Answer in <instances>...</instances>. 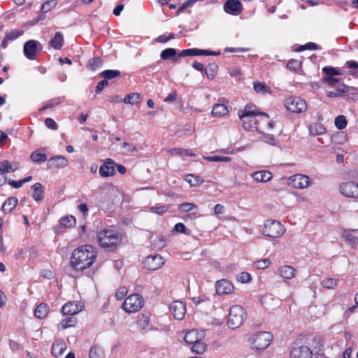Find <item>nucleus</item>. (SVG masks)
Segmentation results:
<instances>
[{"label":"nucleus","instance_id":"16","mask_svg":"<svg viewBox=\"0 0 358 358\" xmlns=\"http://www.w3.org/2000/svg\"><path fill=\"white\" fill-rule=\"evenodd\" d=\"M69 161L66 157L62 155H57L51 157L48 161L49 168L63 169L67 166Z\"/></svg>","mask_w":358,"mask_h":358},{"label":"nucleus","instance_id":"48","mask_svg":"<svg viewBox=\"0 0 358 358\" xmlns=\"http://www.w3.org/2000/svg\"><path fill=\"white\" fill-rule=\"evenodd\" d=\"M322 285L327 289H334L337 285V281L334 278H325L322 280Z\"/></svg>","mask_w":358,"mask_h":358},{"label":"nucleus","instance_id":"37","mask_svg":"<svg viewBox=\"0 0 358 358\" xmlns=\"http://www.w3.org/2000/svg\"><path fill=\"white\" fill-rule=\"evenodd\" d=\"M30 158L32 162H34V163H37V164H41L47 160V156L45 153H41V152H38L36 151L33 152L31 154Z\"/></svg>","mask_w":358,"mask_h":358},{"label":"nucleus","instance_id":"4","mask_svg":"<svg viewBox=\"0 0 358 358\" xmlns=\"http://www.w3.org/2000/svg\"><path fill=\"white\" fill-rule=\"evenodd\" d=\"M273 336L268 331H260L252 335L250 339L252 348L257 350L266 349L271 343Z\"/></svg>","mask_w":358,"mask_h":358},{"label":"nucleus","instance_id":"1","mask_svg":"<svg viewBox=\"0 0 358 358\" xmlns=\"http://www.w3.org/2000/svg\"><path fill=\"white\" fill-rule=\"evenodd\" d=\"M96 258V252L90 245H82L76 248L71 257V266L76 271H83L90 267Z\"/></svg>","mask_w":358,"mask_h":358},{"label":"nucleus","instance_id":"46","mask_svg":"<svg viewBox=\"0 0 358 358\" xmlns=\"http://www.w3.org/2000/svg\"><path fill=\"white\" fill-rule=\"evenodd\" d=\"M345 65L348 66V69L352 70L350 72V75H358V62L354 60H350L346 62Z\"/></svg>","mask_w":358,"mask_h":358},{"label":"nucleus","instance_id":"12","mask_svg":"<svg viewBox=\"0 0 358 358\" xmlns=\"http://www.w3.org/2000/svg\"><path fill=\"white\" fill-rule=\"evenodd\" d=\"M169 310L175 319L180 320L186 313V306L180 301H175L169 306Z\"/></svg>","mask_w":358,"mask_h":358},{"label":"nucleus","instance_id":"3","mask_svg":"<svg viewBox=\"0 0 358 358\" xmlns=\"http://www.w3.org/2000/svg\"><path fill=\"white\" fill-rule=\"evenodd\" d=\"M246 313L243 308L235 305L229 309L227 324L230 329H235L241 327L245 320Z\"/></svg>","mask_w":358,"mask_h":358},{"label":"nucleus","instance_id":"23","mask_svg":"<svg viewBox=\"0 0 358 358\" xmlns=\"http://www.w3.org/2000/svg\"><path fill=\"white\" fill-rule=\"evenodd\" d=\"M80 310L74 302H69L62 306V312L64 315H73L77 314Z\"/></svg>","mask_w":358,"mask_h":358},{"label":"nucleus","instance_id":"63","mask_svg":"<svg viewBox=\"0 0 358 358\" xmlns=\"http://www.w3.org/2000/svg\"><path fill=\"white\" fill-rule=\"evenodd\" d=\"M346 93H348L347 96L349 98L354 99L355 96H357L358 94V88L348 86V91L346 92Z\"/></svg>","mask_w":358,"mask_h":358},{"label":"nucleus","instance_id":"36","mask_svg":"<svg viewBox=\"0 0 358 358\" xmlns=\"http://www.w3.org/2000/svg\"><path fill=\"white\" fill-rule=\"evenodd\" d=\"M100 77L103 78L106 80L115 78L120 76V71L118 70H105L100 73Z\"/></svg>","mask_w":358,"mask_h":358},{"label":"nucleus","instance_id":"24","mask_svg":"<svg viewBox=\"0 0 358 358\" xmlns=\"http://www.w3.org/2000/svg\"><path fill=\"white\" fill-rule=\"evenodd\" d=\"M31 188L34 190L33 198L36 201H41L44 199V187L39 182L35 183Z\"/></svg>","mask_w":358,"mask_h":358},{"label":"nucleus","instance_id":"34","mask_svg":"<svg viewBox=\"0 0 358 358\" xmlns=\"http://www.w3.org/2000/svg\"><path fill=\"white\" fill-rule=\"evenodd\" d=\"M185 181L191 186H198L203 182V179L199 176H195L193 174H187L185 178Z\"/></svg>","mask_w":358,"mask_h":358},{"label":"nucleus","instance_id":"33","mask_svg":"<svg viewBox=\"0 0 358 358\" xmlns=\"http://www.w3.org/2000/svg\"><path fill=\"white\" fill-rule=\"evenodd\" d=\"M49 312V308L47 304L41 303L36 308L34 315L40 319L44 318Z\"/></svg>","mask_w":358,"mask_h":358},{"label":"nucleus","instance_id":"35","mask_svg":"<svg viewBox=\"0 0 358 358\" xmlns=\"http://www.w3.org/2000/svg\"><path fill=\"white\" fill-rule=\"evenodd\" d=\"M103 357L104 351L101 347L94 345L90 348L89 352L90 358H103Z\"/></svg>","mask_w":358,"mask_h":358},{"label":"nucleus","instance_id":"52","mask_svg":"<svg viewBox=\"0 0 358 358\" xmlns=\"http://www.w3.org/2000/svg\"><path fill=\"white\" fill-rule=\"evenodd\" d=\"M76 324V320L74 318L71 317H67L62 320V329H66L75 326Z\"/></svg>","mask_w":358,"mask_h":358},{"label":"nucleus","instance_id":"15","mask_svg":"<svg viewBox=\"0 0 358 358\" xmlns=\"http://www.w3.org/2000/svg\"><path fill=\"white\" fill-rule=\"evenodd\" d=\"M291 358H313V352L308 346L294 348L290 353Z\"/></svg>","mask_w":358,"mask_h":358},{"label":"nucleus","instance_id":"40","mask_svg":"<svg viewBox=\"0 0 358 358\" xmlns=\"http://www.w3.org/2000/svg\"><path fill=\"white\" fill-rule=\"evenodd\" d=\"M102 65V60L99 57H94L89 60L87 66L92 71H96Z\"/></svg>","mask_w":358,"mask_h":358},{"label":"nucleus","instance_id":"44","mask_svg":"<svg viewBox=\"0 0 358 358\" xmlns=\"http://www.w3.org/2000/svg\"><path fill=\"white\" fill-rule=\"evenodd\" d=\"M335 126L338 129H343L347 126V120L344 115H338L335 119Z\"/></svg>","mask_w":358,"mask_h":358},{"label":"nucleus","instance_id":"17","mask_svg":"<svg viewBox=\"0 0 358 358\" xmlns=\"http://www.w3.org/2000/svg\"><path fill=\"white\" fill-rule=\"evenodd\" d=\"M216 292L218 294H227L234 290V286L231 282L222 279L216 282Z\"/></svg>","mask_w":358,"mask_h":358},{"label":"nucleus","instance_id":"60","mask_svg":"<svg viewBox=\"0 0 358 358\" xmlns=\"http://www.w3.org/2000/svg\"><path fill=\"white\" fill-rule=\"evenodd\" d=\"M45 124L48 128L53 130H56L58 127L56 122L50 117H48L45 120Z\"/></svg>","mask_w":358,"mask_h":358},{"label":"nucleus","instance_id":"18","mask_svg":"<svg viewBox=\"0 0 358 358\" xmlns=\"http://www.w3.org/2000/svg\"><path fill=\"white\" fill-rule=\"evenodd\" d=\"M238 113L242 114V117L243 116L245 118H248L250 115H264L268 117L267 113L260 112L257 106L252 104H247L243 110H239Z\"/></svg>","mask_w":358,"mask_h":358},{"label":"nucleus","instance_id":"47","mask_svg":"<svg viewBox=\"0 0 358 358\" xmlns=\"http://www.w3.org/2000/svg\"><path fill=\"white\" fill-rule=\"evenodd\" d=\"M323 73L325 74L324 76H340L341 73L335 68L332 66H325L322 69Z\"/></svg>","mask_w":358,"mask_h":358},{"label":"nucleus","instance_id":"6","mask_svg":"<svg viewBox=\"0 0 358 358\" xmlns=\"http://www.w3.org/2000/svg\"><path fill=\"white\" fill-rule=\"evenodd\" d=\"M285 106L288 110L292 113H300L306 110V101L298 96H290L285 99Z\"/></svg>","mask_w":358,"mask_h":358},{"label":"nucleus","instance_id":"49","mask_svg":"<svg viewBox=\"0 0 358 358\" xmlns=\"http://www.w3.org/2000/svg\"><path fill=\"white\" fill-rule=\"evenodd\" d=\"M205 159L209 162H229L231 161V158L229 157H224V156H208L206 157Z\"/></svg>","mask_w":358,"mask_h":358},{"label":"nucleus","instance_id":"9","mask_svg":"<svg viewBox=\"0 0 358 358\" xmlns=\"http://www.w3.org/2000/svg\"><path fill=\"white\" fill-rule=\"evenodd\" d=\"M40 43L34 40H29L27 41L23 47L24 56L31 60L35 59L41 50L38 49V45Z\"/></svg>","mask_w":358,"mask_h":358},{"label":"nucleus","instance_id":"8","mask_svg":"<svg viewBox=\"0 0 358 358\" xmlns=\"http://www.w3.org/2000/svg\"><path fill=\"white\" fill-rule=\"evenodd\" d=\"M289 185L295 189H305L310 185V179L306 175L295 174L289 178Z\"/></svg>","mask_w":358,"mask_h":358},{"label":"nucleus","instance_id":"41","mask_svg":"<svg viewBox=\"0 0 358 358\" xmlns=\"http://www.w3.org/2000/svg\"><path fill=\"white\" fill-rule=\"evenodd\" d=\"M192 345V350L197 354L203 353L206 348V345L201 342V339H199L197 342Z\"/></svg>","mask_w":358,"mask_h":358},{"label":"nucleus","instance_id":"20","mask_svg":"<svg viewBox=\"0 0 358 358\" xmlns=\"http://www.w3.org/2000/svg\"><path fill=\"white\" fill-rule=\"evenodd\" d=\"M252 178L257 182H266L272 178V174L269 171H260L252 175Z\"/></svg>","mask_w":358,"mask_h":358},{"label":"nucleus","instance_id":"19","mask_svg":"<svg viewBox=\"0 0 358 358\" xmlns=\"http://www.w3.org/2000/svg\"><path fill=\"white\" fill-rule=\"evenodd\" d=\"M240 120L242 121L243 127L247 131L257 130L255 117L257 115H250L248 118L242 117V114L238 113Z\"/></svg>","mask_w":358,"mask_h":358},{"label":"nucleus","instance_id":"61","mask_svg":"<svg viewBox=\"0 0 358 358\" xmlns=\"http://www.w3.org/2000/svg\"><path fill=\"white\" fill-rule=\"evenodd\" d=\"M127 293V288L125 287H121L117 289V291L115 294V296H116L117 299L122 300L125 296Z\"/></svg>","mask_w":358,"mask_h":358},{"label":"nucleus","instance_id":"29","mask_svg":"<svg viewBox=\"0 0 358 358\" xmlns=\"http://www.w3.org/2000/svg\"><path fill=\"white\" fill-rule=\"evenodd\" d=\"M66 345L64 341H55L52 346V354L55 357L60 356L66 350Z\"/></svg>","mask_w":358,"mask_h":358},{"label":"nucleus","instance_id":"30","mask_svg":"<svg viewBox=\"0 0 358 358\" xmlns=\"http://www.w3.org/2000/svg\"><path fill=\"white\" fill-rule=\"evenodd\" d=\"M17 169V166L11 164L8 160L0 162V173L3 176L6 173L14 172Z\"/></svg>","mask_w":358,"mask_h":358},{"label":"nucleus","instance_id":"2","mask_svg":"<svg viewBox=\"0 0 358 358\" xmlns=\"http://www.w3.org/2000/svg\"><path fill=\"white\" fill-rule=\"evenodd\" d=\"M99 245L110 252L117 250L120 238L118 232L112 229H103L97 235Z\"/></svg>","mask_w":358,"mask_h":358},{"label":"nucleus","instance_id":"38","mask_svg":"<svg viewBox=\"0 0 358 358\" xmlns=\"http://www.w3.org/2000/svg\"><path fill=\"white\" fill-rule=\"evenodd\" d=\"M171 155H180V156H194L192 150H186L184 148H172L170 150Z\"/></svg>","mask_w":358,"mask_h":358},{"label":"nucleus","instance_id":"31","mask_svg":"<svg viewBox=\"0 0 358 358\" xmlns=\"http://www.w3.org/2000/svg\"><path fill=\"white\" fill-rule=\"evenodd\" d=\"M123 101L131 105L138 104L141 101V96L136 92L130 93L124 96Z\"/></svg>","mask_w":358,"mask_h":358},{"label":"nucleus","instance_id":"58","mask_svg":"<svg viewBox=\"0 0 358 358\" xmlns=\"http://www.w3.org/2000/svg\"><path fill=\"white\" fill-rule=\"evenodd\" d=\"M151 212L157 215H162L168 210V207L166 206H152L150 208Z\"/></svg>","mask_w":358,"mask_h":358},{"label":"nucleus","instance_id":"27","mask_svg":"<svg viewBox=\"0 0 358 358\" xmlns=\"http://www.w3.org/2000/svg\"><path fill=\"white\" fill-rule=\"evenodd\" d=\"M200 338V336L199 335V333L195 329H192L190 331H188L185 336H184V341L186 343L192 345L193 343H195L197 342Z\"/></svg>","mask_w":358,"mask_h":358},{"label":"nucleus","instance_id":"5","mask_svg":"<svg viewBox=\"0 0 358 358\" xmlns=\"http://www.w3.org/2000/svg\"><path fill=\"white\" fill-rule=\"evenodd\" d=\"M285 229L284 226L277 220H268L265 222L262 234L268 237L275 238L284 234Z\"/></svg>","mask_w":358,"mask_h":358},{"label":"nucleus","instance_id":"50","mask_svg":"<svg viewBox=\"0 0 358 358\" xmlns=\"http://www.w3.org/2000/svg\"><path fill=\"white\" fill-rule=\"evenodd\" d=\"M271 264V260L269 259H264L262 260L256 261L254 264L255 266L257 269H264L267 268Z\"/></svg>","mask_w":358,"mask_h":358},{"label":"nucleus","instance_id":"13","mask_svg":"<svg viewBox=\"0 0 358 358\" xmlns=\"http://www.w3.org/2000/svg\"><path fill=\"white\" fill-rule=\"evenodd\" d=\"M224 10L228 14L238 15L241 13L243 6L239 0H227L224 4Z\"/></svg>","mask_w":358,"mask_h":358},{"label":"nucleus","instance_id":"62","mask_svg":"<svg viewBox=\"0 0 358 358\" xmlns=\"http://www.w3.org/2000/svg\"><path fill=\"white\" fill-rule=\"evenodd\" d=\"M262 140L269 145H275V140L271 134H264Z\"/></svg>","mask_w":358,"mask_h":358},{"label":"nucleus","instance_id":"57","mask_svg":"<svg viewBox=\"0 0 358 358\" xmlns=\"http://www.w3.org/2000/svg\"><path fill=\"white\" fill-rule=\"evenodd\" d=\"M287 67L291 71H296L301 67V62L296 59H291L288 62Z\"/></svg>","mask_w":358,"mask_h":358},{"label":"nucleus","instance_id":"45","mask_svg":"<svg viewBox=\"0 0 358 358\" xmlns=\"http://www.w3.org/2000/svg\"><path fill=\"white\" fill-rule=\"evenodd\" d=\"M61 102H62V100L59 97L52 99L48 101L45 103L43 107L42 108H41V110H44L48 109V108H52L57 106L58 104H59Z\"/></svg>","mask_w":358,"mask_h":358},{"label":"nucleus","instance_id":"54","mask_svg":"<svg viewBox=\"0 0 358 358\" xmlns=\"http://www.w3.org/2000/svg\"><path fill=\"white\" fill-rule=\"evenodd\" d=\"M236 278L238 282L247 283L250 282L251 276L250 274L247 272H241L237 275Z\"/></svg>","mask_w":358,"mask_h":358},{"label":"nucleus","instance_id":"42","mask_svg":"<svg viewBox=\"0 0 358 358\" xmlns=\"http://www.w3.org/2000/svg\"><path fill=\"white\" fill-rule=\"evenodd\" d=\"M60 223L65 227H71L76 224V219L72 215L63 217L60 220Z\"/></svg>","mask_w":358,"mask_h":358},{"label":"nucleus","instance_id":"55","mask_svg":"<svg viewBox=\"0 0 358 358\" xmlns=\"http://www.w3.org/2000/svg\"><path fill=\"white\" fill-rule=\"evenodd\" d=\"M322 82L329 87H333L338 82V79L334 76H324Z\"/></svg>","mask_w":358,"mask_h":358},{"label":"nucleus","instance_id":"22","mask_svg":"<svg viewBox=\"0 0 358 358\" xmlns=\"http://www.w3.org/2000/svg\"><path fill=\"white\" fill-rule=\"evenodd\" d=\"M50 45L55 50H59L64 45V36L62 32H56L49 43Z\"/></svg>","mask_w":358,"mask_h":358},{"label":"nucleus","instance_id":"26","mask_svg":"<svg viewBox=\"0 0 358 358\" xmlns=\"http://www.w3.org/2000/svg\"><path fill=\"white\" fill-rule=\"evenodd\" d=\"M18 200L15 197H10L6 200L2 206V211L4 213H10L17 206Z\"/></svg>","mask_w":358,"mask_h":358},{"label":"nucleus","instance_id":"7","mask_svg":"<svg viewBox=\"0 0 358 358\" xmlns=\"http://www.w3.org/2000/svg\"><path fill=\"white\" fill-rule=\"evenodd\" d=\"M143 304V299L139 294H131L125 299L122 307L126 312L134 313L138 311Z\"/></svg>","mask_w":358,"mask_h":358},{"label":"nucleus","instance_id":"28","mask_svg":"<svg viewBox=\"0 0 358 358\" xmlns=\"http://www.w3.org/2000/svg\"><path fill=\"white\" fill-rule=\"evenodd\" d=\"M177 52L174 48H166L160 54V57L164 60L171 59L173 62H176L178 60V57H176Z\"/></svg>","mask_w":358,"mask_h":358},{"label":"nucleus","instance_id":"11","mask_svg":"<svg viewBox=\"0 0 358 358\" xmlns=\"http://www.w3.org/2000/svg\"><path fill=\"white\" fill-rule=\"evenodd\" d=\"M340 192L345 196L358 199V183L352 181L344 182L340 186Z\"/></svg>","mask_w":358,"mask_h":358},{"label":"nucleus","instance_id":"53","mask_svg":"<svg viewBox=\"0 0 358 358\" xmlns=\"http://www.w3.org/2000/svg\"><path fill=\"white\" fill-rule=\"evenodd\" d=\"M217 69V65L215 64H210L208 69H205L204 71L208 78H213L215 76L216 69Z\"/></svg>","mask_w":358,"mask_h":358},{"label":"nucleus","instance_id":"39","mask_svg":"<svg viewBox=\"0 0 358 358\" xmlns=\"http://www.w3.org/2000/svg\"><path fill=\"white\" fill-rule=\"evenodd\" d=\"M253 87L257 93L266 94L270 92V88L264 83L258 81L254 82Z\"/></svg>","mask_w":358,"mask_h":358},{"label":"nucleus","instance_id":"32","mask_svg":"<svg viewBox=\"0 0 358 358\" xmlns=\"http://www.w3.org/2000/svg\"><path fill=\"white\" fill-rule=\"evenodd\" d=\"M228 113L227 107L222 103L215 104L212 109V115L215 117H221Z\"/></svg>","mask_w":358,"mask_h":358},{"label":"nucleus","instance_id":"43","mask_svg":"<svg viewBox=\"0 0 358 358\" xmlns=\"http://www.w3.org/2000/svg\"><path fill=\"white\" fill-rule=\"evenodd\" d=\"M189 56H199V49L189 48L180 51L178 54L179 57H189Z\"/></svg>","mask_w":358,"mask_h":358},{"label":"nucleus","instance_id":"64","mask_svg":"<svg viewBox=\"0 0 358 358\" xmlns=\"http://www.w3.org/2000/svg\"><path fill=\"white\" fill-rule=\"evenodd\" d=\"M138 325L141 329H145L148 325V319L147 317L143 315L137 322Z\"/></svg>","mask_w":358,"mask_h":358},{"label":"nucleus","instance_id":"14","mask_svg":"<svg viewBox=\"0 0 358 358\" xmlns=\"http://www.w3.org/2000/svg\"><path fill=\"white\" fill-rule=\"evenodd\" d=\"M115 162L111 159H106L99 168V174L103 178L112 176L115 173Z\"/></svg>","mask_w":358,"mask_h":358},{"label":"nucleus","instance_id":"25","mask_svg":"<svg viewBox=\"0 0 358 358\" xmlns=\"http://www.w3.org/2000/svg\"><path fill=\"white\" fill-rule=\"evenodd\" d=\"M309 133L312 136H319L326 132V128L319 122H314L310 124Z\"/></svg>","mask_w":358,"mask_h":358},{"label":"nucleus","instance_id":"51","mask_svg":"<svg viewBox=\"0 0 358 358\" xmlns=\"http://www.w3.org/2000/svg\"><path fill=\"white\" fill-rule=\"evenodd\" d=\"M23 31L21 30H13L6 33V39L8 41H14L17 38L20 36L22 35Z\"/></svg>","mask_w":358,"mask_h":358},{"label":"nucleus","instance_id":"59","mask_svg":"<svg viewBox=\"0 0 358 358\" xmlns=\"http://www.w3.org/2000/svg\"><path fill=\"white\" fill-rule=\"evenodd\" d=\"M320 49H321V48L319 45H317L316 43H312V42L307 43L306 45L301 46L299 48V50H320Z\"/></svg>","mask_w":358,"mask_h":358},{"label":"nucleus","instance_id":"10","mask_svg":"<svg viewBox=\"0 0 358 358\" xmlns=\"http://www.w3.org/2000/svg\"><path fill=\"white\" fill-rule=\"evenodd\" d=\"M163 264V259L158 254L148 256L143 261L144 268L149 271H156L161 268Z\"/></svg>","mask_w":358,"mask_h":358},{"label":"nucleus","instance_id":"56","mask_svg":"<svg viewBox=\"0 0 358 358\" xmlns=\"http://www.w3.org/2000/svg\"><path fill=\"white\" fill-rule=\"evenodd\" d=\"M194 208H196L195 204L193 203L187 202L182 203L178 206L179 210H180L182 212H189Z\"/></svg>","mask_w":358,"mask_h":358},{"label":"nucleus","instance_id":"21","mask_svg":"<svg viewBox=\"0 0 358 358\" xmlns=\"http://www.w3.org/2000/svg\"><path fill=\"white\" fill-rule=\"evenodd\" d=\"M296 270L291 266L285 265L279 268L280 276L286 280H290L294 278Z\"/></svg>","mask_w":358,"mask_h":358}]
</instances>
